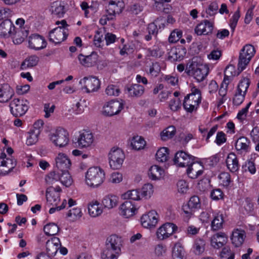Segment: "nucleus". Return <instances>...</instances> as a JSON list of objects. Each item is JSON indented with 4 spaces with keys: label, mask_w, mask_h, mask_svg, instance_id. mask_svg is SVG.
<instances>
[{
    "label": "nucleus",
    "mask_w": 259,
    "mask_h": 259,
    "mask_svg": "<svg viewBox=\"0 0 259 259\" xmlns=\"http://www.w3.org/2000/svg\"><path fill=\"white\" fill-rule=\"evenodd\" d=\"M201 94L200 90L196 87L191 89V93L187 95L184 98L183 107L189 113H192L197 110L201 102Z\"/></svg>",
    "instance_id": "obj_1"
},
{
    "label": "nucleus",
    "mask_w": 259,
    "mask_h": 259,
    "mask_svg": "<svg viewBox=\"0 0 259 259\" xmlns=\"http://www.w3.org/2000/svg\"><path fill=\"white\" fill-rule=\"evenodd\" d=\"M105 174L104 170L98 166L89 168L86 172L87 184L93 188L98 187L104 182Z\"/></svg>",
    "instance_id": "obj_2"
},
{
    "label": "nucleus",
    "mask_w": 259,
    "mask_h": 259,
    "mask_svg": "<svg viewBox=\"0 0 259 259\" xmlns=\"http://www.w3.org/2000/svg\"><path fill=\"white\" fill-rule=\"evenodd\" d=\"M185 71L189 75L193 76L198 82H201L208 75L209 68L206 65L198 64L193 60L187 66Z\"/></svg>",
    "instance_id": "obj_3"
},
{
    "label": "nucleus",
    "mask_w": 259,
    "mask_h": 259,
    "mask_svg": "<svg viewBox=\"0 0 259 259\" xmlns=\"http://www.w3.org/2000/svg\"><path fill=\"white\" fill-rule=\"evenodd\" d=\"M60 24H61V26L54 28L49 33V40L56 44H60L66 39L68 36V29H66L68 26L66 21L63 20L56 22V25Z\"/></svg>",
    "instance_id": "obj_4"
},
{
    "label": "nucleus",
    "mask_w": 259,
    "mask_h": 259,
    "mask_svg": "<svg viewBox=\"0 0 259 259\" xmlns=\"http://www.w3.org/2000/svg\"><path fill=\"white\" fill-rule=\"evenodd\" d=\"M255 53V49L251 45H246L241 50L238 59V65L241 70H244L246 68L254 56Z\"/></svg>",
    "instance_id": "obj_5"
},
{
    "label": "nucleus",
    "mask_w": 259,
    "mask_h": 259,
    "mask_svg": "<svg viewBox=\"0 0 259 259\" xmlns=\"http://www.w3.org/2000/svg\"><path fill=\"white\" fill-rule=\"evenodd\" d=\"M29 102L26 100L16 98L10 104L12 114L15 117L21 116L25 114L28 109Z\"/></svg>",
    "instance_id": "obj_6"
},
{
    "label": "nucleus",
    "mask_w": 259,
    "mask_h": 259,
    "mask_svg": "<svg viewBox=\"0 0 259 259\" xmlns=\"http://www.w3.org/2000/svg\"><path fill=\"white\" fill-rule=\"evenodd\" d=\"M68 133L65 129L59 127L50 135L51 141L57 146L60 147L67 145L69 142Z\"/></svg>",
    "instance_id": "obj_7"
},
{
    "label": "nucleus",
    "mask_w": 259,
    "mask_h": 259,
    "mask_svg": "<svg viewBox=\"0 0 259 259\" xmlns=\"http://www.w3.org/2000/svg\"><path fill=\"white\" fill-rule=\"evenodd\" d=\"M159 220V215L157 212L152 210L143 214L141 218L142 226L147 229L154 228Z\"/></svg>",
    "instance_id": "obj_8"
},
{
    "label": "nucleus",
    "mask_w": 259,
    "mask_h": 259,
    "mask_svg": "<svg viewBox=\"0 0 259 259\" xmlns=\"http://www.w3.org/2000/svg\"><path fill=\"white\" fill-rule=\"evenodd\" d=\"M79 83L88 93L97 91L100 87V81L96 77L90 76L80 79Z\"/></svg>",
    "instance_id": "obj_9"
},
{
    "label": "nucleus",
    "mask_w": 259,
    "mask_h": 259,
    "mask_svg": "<svg viewBox=\"0 0 259 259\" xmlns=\"http://www.w3.org/2000/svg\"><path fill=\"white\" fill-rule=\"evenodd\" d=\"M178 229L177 226L173 223H165L158 228L156 236L158 239L163 240L169 237Z\"/></svg>",
    "instance_id": "obj_10"
},
{
    "label": "nucleus",
    "mask_w": 259,
    "mask_h": 259,
    "mask_svg": "<svg viewBox=\"0 0 259 259\" xmlns=\"http://www.w3.org/2000/svg\"><path fill=\"white\" fill-rule=\"evenodd\" d=\"M194 160V156L180 151L176 153L174 162L177 166L185 167L189 165Z\"/></svg>",
    "instance_id": "obj_11"
},
{
    "label": "nucleus",
    "mask_w": 259,
    "mask_h": 259,
    "mask_svg": "<svg viewBox=\"0 0 259 259\" xmlns=\"http://www.w3.org/2000/svg\"><path fill=\"white\" fill-rule=\"evenodd\" d=\"M29 31L25 28L19 26L13 28L12 33L11 35L13 41L15 44L19 45L21 44L28 35Z\"/></svg>",
    "instance_id": "obj_12"
},
{
    "label": "nucleus",
    "mask_w": 259,
    "mask_h": 259,
    "mask_svg": "<svg viewBox=\"0 0 259 259\" xmlns=\"http://www.w3.org/2000/svg\"><path fill=\"white\" fill-rule=\"evenodd\" d=\"M227 235L222 232L217 233L210 237V245L215 249H220L228 242Z\"/></svg>",
    "instance_id": "obj_13"
},
{
    "label": "nucleus",
    "mask_w": 259,
    "mask_h": 259,
    "mask_svg": "<svg viewBox=\"0 0 259 259\" xmlns=\"http://www.w3.org/2000/svg\"><path fill=\"white\" fill-rule=\"evenodd\" d=\"M47 42L38 34H32L28 38V47L31 49L39 50L46 48Z\"/></svg>",
    "instance_id": "obj_14"
},
{
    "label": "nucleus",
    "mask_w": 259,
    "mask_h": 259,
    "mask_svg": "<svg viewBox=\"0 0 259 259\" xmlns=\"http://www.w3.org/2000/svg\"><path fill=\"white\" fill-rule=\"evenodd\" d=\"M213 23L207 20H204L197 25L195 28V32L198 35H208L212 33L213 29Z\"/></svg>",
    "instance_id": "obj_15"
},
{
    "label": "nucleus",
    "mask_w": 259,
    "mask_h": 259,
    "mask_svg": "<svg viewBox=\"0 0 259 259\" xmlns=\"http://www.w3.org/2000/svg\"><path fill=\"white\" fill-rule=\"evenodd\" d=\"M94 141V137L92 133L84 130L80 133L77 142L79 146L82 148H87L91 146Z\"/></svg>",
    "instance_id": "obj_16"
},
{
    "label": "nucleus",
    "mask_w": 259,
    "mask_h": 259,
    "mask_svg": "<svg viewBox=\"0 0 259 259\" xmlns=\"http://www.w3.org/2000/svg\"><path fill=\"white\" fill-rule=\"evenodd\" d=\"M187 174L188 177L192 179H197L203 172V166L199 162L192 161L189 165H188Z\"/></svg>",
    "instance_id": "obj_17"
},
{
    "label": "nucleus",
    "mask_w": 259,
    "mask_h": 259,
    "mask_svg": "<svg viewBox=\"0 0 259 259\" xmlns=\"http://www.w3.org/2000/svg\"><path fill=\"white\" fill-rule=\"evenodd\" d=\"M46 246L47 255L51 257L56 255L61 246V243L59 238L54 237L47 241Z\"/></svg>",
    "instance_id": "obj_18"
},
{
    "label": "nucleus",
    "mask_w": 259,
    "mask_h": 259,
    "mask_svg": "<svg viewBox=\"0 0 259 259\" xmlns=\"http://www.w3.org/2000/svg\"><path fill=\"white\" fill-rule=\"evenodd\" d=\"M136 210V206L128 201H125L119 207V214L126 218L133 216Z\"/></svg>",
    "instance_id": "obj_19"
},
{
    "label": "nucleus",
    "mask_w": 259,
    "mask_h": 259,
    "mask_svg": "<svg viewBox=\"0 0 259 259\" xmlns=\"http://www.w3.org/2000/svg\"><path fill=\"white\" fill-rule=\"evenodd\" d=\"M98 56L95 52H92L90 55L84 56L79 54L78 59L80 63L83 66L90 67L94 66L97 62Z\"/></svg>",
    "instance_id": "obj_20"
},
{
    "label": "nucleus",
    "mask_w": 259,
    "mask_h": 259,
    "mask_svg": "<svg viewBox=\"0 0 259 259\" xmlns=\"http://www.w3.org/2000/svg\"><path fill=\"white\" fill-rule=\"evenodd\" d=\"M226 164L228 169L231 172L237 171L240 167L237 155L233 152L230 153L227 156Z\"/></svg>",
    "instance_id": "obj_21"
},
{
    "label": "nucleus",
    "mask_w": 259,
    "mask_h": 259,
    "mask_svg": "<svg viewBox=\"0 0 259 259\" xmlns=\"http://www.w3.org/2000/svg\"><path fill=\"white\" fill-rule=\"evenodd\" d=\"M55 160L56 167L60 171L68 170L71 166L70 160L65 154H58Z\"/></svg>",
    "instance_id": "obj_22"
},
{
    "label": "nucleus",
    "mask_w": 259,
    "mask_h": 259,
    "mask_svg": "<svg viewBox=\"0 0 259 259\" xmlns=\"http://www.w3.org/2000/svg\"><path fill=\"white\" fill-rule=\"evenodd\" d=\"M16 165V161L12 158H6L0 161V175H6L11 171Z\"/></svg>",
    "instance_id": "obj_23"
},
{
    "label": "nucleus",
    "mask_w": 259,
    "mask_h": 259,
    "mask_svg": "<svg viewBox=\"0 0 259 259\" xmlns=\"http://www.w3.org/2000/svg\"><path fill=\"white\" fill-rule=\"evenodd\" d=\"M102 259H113V241L112 236L106 241L104 249L101 253Z\"/></svg>",
    "instance_id": "obj_24"
},
{
    "label": "nucleus",
    "mask_w": 259,
    "mask_h": 259,
    "mask_svg": "<svg viewBox=\"0 0 259 259\" xmlns=\"http://www.w3.org/2000/svg\"><path fill=\"white\" fill-rule=\"evenodd\" d=\"M245 237V232L244 230L235 229L232 232L231 237L232 243L235 247H239L243 243Z\"/></svg>",
    "instance_id": "obj_25"
},
{
    "label": "nucleus",
    "mask_w": 259,
    "mask_h": 259,
    "mask_svg": "<svg viewBox=\"0 0 259 259\" xmlns=\"http://www.w3.org/2000/svg\"><path fill=\"white\" fill-rule=\"evenodd\" d=\"M15 26L9 19H6L0 24V36L10 37L12 33L13 28Z\"/></svg>",
    "instance_id": "obj_26"
},
{
    "label": "nucleus",
    "mask_w": 259,
    "mask_h": 259,
    "mask_svg": "<svg viewBox=\"0 0 259 259\" xmlns=\"http://www.w3.org/2000/svg\"><path fill=\"white\" fill-rule=\"evenodd\" d=\"M14 95V92L8 84H3L0 88V102H7L10 100Z\"/></svg>",
    "instance_id": "obj_27"
},
{
    "label": "nucleus",
    "mask_w": 259,
    "mask_h": 259,
    "mask_svg": "<svg viewBox=\"0 0 259 259\" xmlns=\"http://www.w3.org/2000/svg\"><path fill=\"white\" fill-rule=\"evenodd\" d=\"M237 70L236 69L235 66L233 65H228L225 68L224 71V81H228L230 82L231 78L235 76H238L243 70L239 67V65H237Z\"/></svg>",
    "instance_id": "obj_28"
},
{
    "label": "nucleus",
    "mask_w": 259,
    "mask_h": 259,
    "mask_svg": "<svg viewBox=\"0 0 259 259\" xmlns=\"http://www.w3.org/2000/svg\"><path fill=\"white\" fill-rule=\"evenodd\" d=\"M250 140L245 137H241L237 139L235 143V149L241 153L247 152L250 150Z\"/></svg>",
    "instance_id": "obj_29"
},
{
    "label": "nucleus",
    "mask_w": 259,
    "mask_h": 259,
    "mask_svg": "<svg viewBox=\"0 0 259 259\" xmlns=\"http://www.w3.org/2000/svg\"><path fill=\"white\" fill-rule=\"evenodd\" d=\"M224 223V219L223 214L220 213L214 214L211 221V230L213 231L221 230L223 228Z\"/></svg>",
    "instance_id": "obj_30"
},
{
    "label": "nucleus",
    "mask_w": 259,
    "mask_h": 259,
    "mask_svg": "<svg viewBox=\"0 0 259 259\" xmlns=\"http://www.w3.org/2000/svg\"><path fill=\"white\" fill-rule=\"evenodd\" d=\"M129 96L133 97H140L144 93L145 88L138 83L132 84L126 88Z\"/></svg>",
    "instance_id": "obj_31"
},
{
    "label": "nucleus",
    "mask_w": 259,
    "mask_h": 259,
    "mask_svg": "<svg viewBox=\"0 0 259 259\" xmlns=\"http://www.w3.org/2000/svg\"><path fill=\"white\" fill-rule=\"evenodd\" d=\"M125 159V155L123 150L119 148L114 149V169L121 167Z\"/></svg>",
    "instance_id": "obj_32"
},
{
    "label": "nucleus",
    "mask_w": 259,
    "mask_h": 259,
    "mask_svg": "<svg viewBox=\"0 0 259 259\" xmlns=\"http://www.w3.org/2000/svg\"><path fill=\"white\" fill-rule=\"evenodd\" d=\"M130 145L133 149L140 150L144 149L146 146V141L141 136H137L132 138Z\"/></svg>",
    "instance_id": "obj_33"
},
{
    "label": "nucleus",
    "mask_w": 259,
    "mask_h": 259,
    "mask_svg": "<svg viewBox=\"0 0 259 259\" xmlns=\"http://www.w3.org/2000/svg\"><path fill=\"white\" fill-rule=\"evenodd\" d=\"M219 183L223 187L229 188L233 185V181L231 180V176L227 172H221L218 176Z\"/></svg>",
    "instance_id": "obj_34"
},
{
    "label": "nucleus",
    "mask_w": 259,
    "mask_h": 259,
    "mask_svg": "<svg viewBox=\"0 0 259 259\" xmlns=\"http://www.w3.org/2000/svg\"><path fill=\"white\" fill-rule=\"evenodd\" d=\"M46 198L49 204L53 206H56L60 201V194L56 191L46 192Z\"/></svg>",
    "instance_id": "obj_35"
},
{
    "label": "nucleus",
    "mask_w": 259,
    "mask_h": 259,
    "mask_svg": "<svg viewBox=\"0 0 259 259\" xmlns=\"http://www.w3.org/2000/svg\"><path fill=\"white\" fill-rule=\"evenodd\" d=\"M88 211L90 215L92 217H97L102 212V209L97 201H93L89 204Z\"/></svg>",
    "instance_id": "obj_36"
},
{
    "label": "nucleus",
    "mask_w": 259,
    "mask_h": 259,
    "mask_svg": "<svg viewBox=\"0 0 259 259\" xmlns=\"http://www.w3.org/2000/svg\"><path fill=\"white\" fill-rule=\"evenodd\" d=\"M163 174V170L158 165H152L149 170V177L153 180L159 179Z\"/></svg>",
    "instance_id": "obj_37"
},
{
    "label": "nucleus",
    "mask_w": 259,
    "mask_h": 259,
    "mask_svg": "<svg viewBox=\"0 0 259 259\" xmlns=\"http://www.w3.org/2000/svg\"><path fill=\"white\" fill-rule=\"evenodd\" d=\"M156 160L161 162L166 161L169 157V150L166 147L160 148L156 153Z\"/></svg>",
    "instance_id": "obj_38"
},
{
    "label": "nucleus",
    "mask_w": 259,
    "mask_h": 259,
    "mask_svg": "<svg viewBox=\"0 0 259 259\" xmlns=\"http://www.w3.org/2000/svg\"><path fill=\"white\" fill-rule=\"evenodd\" d=\"M60 172L61 173L59 172V181L66 187L70 186L72 183V179L68 170H62Z\"/></svg>",
    "instance_id": "obj_39"
},
{
    "label": "nucleus",
    "mask_w": 259,
    "mask_h": 259,
    "mask_svg": "<svg viewBox=\"0 0 259 259\" xmlns=\"http://www.w3.org/2000/svg\"><path fill=\"white\" fill-rule=\"evenodd\" d=\"M39 135V131L37 130H30L28 133L26 142V144L27 145H32L35 144L38 141Z\"/></svg>",
    "instance_id": "obj_40"
},
{
    "label": "nucleus",
    "mask_w": 259,
    "mask_h": 259,
    "mask_svg": "<svg viewBox=\"0 0 259 259\" xmlns=\"http://www.w3.org/2000/svg\"><path fill=\"white\" fill-rule=\"evenodd\" d=\"M176 127L174 126H169L161 133V138L163 141H166L172 138L176 134Z\"/></svg>",
    "instance_id": "obj_41"
},
{
    "label": "nucleus",
    "mask_w": 259,
    "mask_h": 259,
    "mask_svg": "<svg viewBox=\"0 0 259 259\" xmlns=\"http://www.w3.org/2000/svg\"><path fill=\"white\" fill-rule=\"evenodd\" d=\"M102 114L106 117H111L113 115V100H111L105 103L103 106Z\"/></svg>",
    "instance_id": "obj_42"
},
{
    "label": "nucleus",
    "mask_w": 259,
    "mask_h": 259,
    "mask_svg": "<svg viewBox=\"0 0 259 259\" xmlns=\"http://www.w3.org/2000/svg\"><path fill=\"white\" fill-rule=\"evenodd\" d=\"M60 230L55 223H49L44 226V231L48 236H53L58 234Z\"/></svg>",
    "instance_id": "obj_43"
},
{
    "label": "nucleus",
    "mask_w": 259,
    "mask_h": 259,
    "mask_svg": "<svg viewBox=\"0 0 259 259\" xmlns=\"http://www.w3.org/2000/svg\"><path fill=\"white\" fill-rule=\"evenodd\" d=\"M249 84V78L248 77H243L239 82L236 91L246 94Z\"/></svg>",
    "instance_id": "obj_44"
},
{
    "label": "nucleus",
    "mask_w": 259,
    "mask_h": 259,
    "mask_svg": "<svg viewBox=\"0 0 259 259\" xmlns=\"http://www.w3.org/2000/svg\"><path fill=\"white\" fill-rule=\"evenodd\" d=\"M184 250L180 243H176L172 250V257L173 259H183Z\"/></svg>",
    "instance_id": "obj_45"
},
{
    "label": "nucleus",
    "mask_w": 259,
    "mask_h": 259,
    "mask_svg": "<svg viewBox=\"0 0 259 259\" xmlns=\"http://www.w3.org/2000/svg\"><path fill=\"white\" fill-rule=\"evenodd\" d=\"M121 198L122 199L139 200L140 199V192L138 190H128L121 195Z\"/></svg>",
    "instance_id": "obj_46"
},
{
    "label": "nucleus",
    "mask_w": 259,
    "mask_h": 259,
    "mask_svg": "<svg viewBox=\"0 0 259 259\" xmlns=\"http://www.w3.org/2000/svg\"><path fill=\"white\" fill-rule=\"evenodd\" d=\"M39 61L36 56H31L27 58L21 64V68L25 69L27 67H32L36 66Z\"/></svg>",
    "instance_id": "obj_47"
},
{
    "label": "nucleus",
    "mask_w": 259,
    "mask_h": 259,
    "mask_svg": "<svg viewBox=\"0 0 259 259\" xmlns=\"http://www.w3.org/2000/svg\"><path fill=\"white\" fill-rule=\"evenodd\" d=\"M154 192L153 186L148 183L145 184L141 189V195L145 199L150 198Z\"/></svg>",
    "instance_id": "obj_48"
},
{
    "label": "nucleus",
    "mask_w": 259,
    "mask_h": 259,
    "mask_svg": "<svg viewBox=\"0 0 259 259\" xmlns=\"http://www.w3.org/2000/svg\"><path fill=\"white\" fill-rule=\"evenodd\" d=\"M52 13L59 17H62L65 13L64 7L58 2L53 3L51 7Z\"/></svg>",
    "instance_id": "obj_49"
},
{
    "label": "nucleus",
    "mask_w": 259,
    "mask_h": 259,
    "mask_svg": "<svg viewBox=\"0 0 259 259\" xmlns=\"http://www.w3.org/2000/svg\"><path fill=\"white\" fill-rule=\"evenodd\" d=\"M205 242L201 239H197L195 240L193 248L196 254H200L202 253L205 250Z\"/></svg>",
    "instance_id": "obj_50"
},
{
    "label": "nucleus",
    "mask_w": 259,
    "mask_h": 259,
    "mask_svg": "<svg viewBox=\"0 0 259 259\" xmlns=\"http://www.w3.org/2000/svg\"><path fill=\"white\" fill-rule=\"evenodd\" d=\"M59 171H51L46 177V182L48 185H51L59 181Z\"/></svg>",
    "instance_id": "obj_51"
},
{
    "label": "nucleus",
    "mask_w": 259,
    "mask_h": 259,
    "mask_svg": "<svg viewBox=\"0 0 259 259\" xmlns=\"http://www.w3.org/2000/svg\"><path fill=\"white\" fill-rule=\"evenodd\" d=\"M182 36V31L178 29H174L170 34L168 41L170 43H176L178 41Z\"/></svg>",
    "instance_id": "obj_52"
},
{
    "label": "nucleus",
    "mask_w": 259,
    "mask_h": 259,
    "mask_svg": "<svg viewBox=\"0 0 259 259\" xmlns=\"http://www.w3.org/2000/svg\"><path fill=\"white\" fill-rule=\"evenodd\" d=\"M161 71V67L157 62H153L149 66L148 73L152 76L156 77L158 75Z\"/></svg>",
    "instance_id": "obj_53"
},
{
    "label": "nucleus",
    "mask_w": 259,
    "mask_h": 259,
    "mask_svg": "<svg viewBox=\"0 0 259 259\" xmlns=\"http://www.w3.org/2000/svg\"><path fill=\"white\" fill-rule=\"evenodd\" d=\"M162 81L168 85L176 86L178 84V78L170 75H165L163 76Z\"/></svg>",
    "instance_id": "obj_54"
},
{
    "label": "nucleus",
    "mask_w": 259,
    "mask_h": 259,
    "mask_svg": "<svg viewBox=\"0 0 259 259\" xmlns=\"http://www.w3.org/2000/svg\"><path fill=\"white\" fill-rule=\"evenodd\" d=\"M220 256L224 259H234V254L228 246H225L222 249Z\"/></svg>",
    "instance_id": "obj_55"
},
{
    "label": "nucleus",
    "mask_w": 259,
    "mask_h": 259,
    "mask_svg": "<svg viewBox=\"0 0 259 259\" xmlns=\"http://www.w3.org/2000/svg\"><path fill=\"white\" fill-rule=\"evenodd\" d=\"M240 17V10L238 9L233 14L232 18L230 20V26L233 32L237 25L238 21Z\"/></svg>",
    "instance_id": "obj_56"
},
{
    "label": "nucleus",
    "mask_w": 259,
    "mask_h": 259,
    "mask_svg": "<svg viewBox=\"0 0 259 259\" xmlns=\"http://www.w3.org/2000/svg\"><path fill=\"white\" fill-rule=\"evenodd\" d=\"M67 216L71 218L72 220H76L81 216V210L78 207L73 208L68 211Z\"/></svg>",
    "instance_id": "obj_57"
},
{
    "label": "nucleus",
    "mask_w": 259,
    "mask_h": 259,
    "mask_svg": "<svg viewBox=\"0 0 259 259\" xmlns=\"http://www.w3.org/2000/svg\"><path fill=\"white\" fill-rule=\"evenodd\" d=\"M169 108L172 111H177L181 107V102L180 99H172L169 102Z\"/></svg>",
    "instance_id": "obj_58"
},
{
    "label": "nucleus",
    "mask_w": 259,
    "mask_h": 259,
    "mask_svg": "<svg viewBox=\"0 0 259 259\" xmlns=\"http://www.w3.org/2000/svg\"><path fill=\"white\" fill-rule=\"evenodd\" d=\"M219 10V6L217 2H213L210 4L208 8L206 10L207 14L210 16H213L216 14Z\"/></svg>",
    "instance_id": "obj_59"
},
{
    "label": "nucleus",
    "mask_w": 259,
    "mask_h": 259,
    "mask_svg": "<svg viewBox=\"0 0 259 259\" xmlns=\"http://www.w3.org/2000/svg\"><path fill=\"white\" fill-rule=\"evenodd\" d=\"M113 195L109 194L105 196L103 200L102 204L105 208L111 209L113 207Z\"/></svg>",
    "instance_id": "obj_60"
},
{
    "label": "nucleus",
    "mask_w": 259,
    "mask_h": 259,
    "mask_svg": "<svg viewBox=\"0 0 259 259\" xmlns=\"http://www.w3.org/2000/svg\"><path fill=\"white\" fill-rule=\"evenodd\" d=\"M187 203L194 210L199 208L201 206L200 199L197 196H192Z\"/></svg>",
    "instance_id": "obj_61"
},
{
    "label": "nucleus",
    "mask_w": 259,
    "mask_h": 259,
    "mask_svg": "<svg viewBox=\"0 0 259 259\" xmlns=\"http://www.w3.org/2000/svg\"><path fill=\"white\" fill-rule=\"evenodd\" d=\"M245 95L246 94L244 93L236 91L233 99V103L234 105L239 106L241 104L244 100Z\"/></svg>",
    "instance_id": "obj_62"
},
{
    "label": "nucleus",
    "mask_w": 259,
    "mask_h": 259,
    "mask_svg": "<svg viewBox=\"0 0 259 259\" xmlns=\"http://www.w3.org/2000/svg\"><path fill=\"white\" fill-rule=\"evenodd\" d=\"M251 104V102H249L246 106L242 108L241 110L239 111L237 114V118L241 122H242L244 120H245L247 113L248 112V109L250 106Z\"/></svg>",
    "instance_id": "obj_63"
},
{
    "label": "nucleus",
    "mask_w": 259,
    "mask_h": 259,
    "mask_svg": "<svg viewBox=\"0 0 259 259\" xmlns=\"http://www.w3.org/2000/svg\"><path fill=\"white\" fill-rule=\"evenodd\" d=\"M182 210L183 216L188 219H189L193 215L195 210L193 208H191L188 203L184 204L182 206Z\"/></svg>",
    "instance_id": "obj_64"
}]
</instances>
